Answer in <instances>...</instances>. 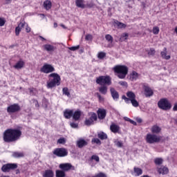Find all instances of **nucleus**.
Listing matches in <instances>:
<instances>
[{
	"label": "nucleus",
	"instance_id": "obj_40",
	"mask_svg": "<svg viewBox=\"0 0 177 177\" xmlns=\"http://www.w3.org/2000/svg\"><path fill=\"white\" fill-rule=\"evenodd\" d=\"M62 91H63V94L64 95H66V96H67L68 97H70L71 95H70V92L68 91V88L64 87L62 89Z\"/></svg>",
	"mask_w": 177,
	"mask_h": 177
},
{
	"label": "nucleus",
	"instance_id": "obj_21",
	"mask_svg": "<svg viewBox=\"0 0 177 177\" xmlns=\"http://www.w3.org/2000/svg\"><path fill=\"white\" fill-rule=\"evenodd\" d=\"M161 57L165 60H169L171 59V55H168L167 53V48H164L163 50L160 53Z\"/></svg>",
	"mask_w": 177,
	"mask_h": 177
},
{
	"label": "nucleus",
	"instance_id": "obj_39",
	"mask_svg": "<svg viewBox=\"0 0 177 177\" xmlns=\"http://www.w3.org/2000/svg\"><path fill=\"white\" fill-rule=\"evenodd\" d=\"M96 161V162H99L100 161V159L99 158V156L97 155H93L91 158H90V161Z\"/></svg>",
	"mask_w": 177,
	"mask_h": 177
},
{
	"label": "nucleus",
	"instance_id": "obj_14",
	"mask_svg": "<svg viewBox=\"0 0 177 177\" xmlns=\"http://www.w3.org/2000/svg\"><path fill=\"white\" fill-rule=\"evenodd\" d=\"M110 92L113 100H118L120 99V94H118V91L115 88L111 87Z\"/></svg>",
	"mask_w": 177,
	"mask_h": 177
},
{
	"label": "nucleus",
	"instance_id": "obj_3",
	"mask_svg": "<svg viewBox=\"0 0 177 177\" xmlns=\"http://www.w3.org/2000/svg\"><path fill=\"white\" fill-rule=\"evenodd\" d=\"M114 73H116L120 80H124L128 74V67L124 65H116L113 68Z\"/></svg>",
	"mask_w": 177,
	"mask_h": 177
},
{
	"label": "nucleus",
	"instance_id": "obj_20",
	"mask_svg": "<svg viewBox=\"0 0 177 177\" xmlns=\"http://www.w3.org/2000/svg\"><path fill=\"white\" fill-rule=\"evenodd\" d=\"M120 126L114 123L110 126V130L113 132V133H118L120 132Z\"/></svg>",
	"mask_w": 177,
	"mask_h": 177
},
{
	"label": "nucleus",
	"instance_id": "obj_36",
	"mask_svg": "<svg viewBox=\"0 0 177 177\" xmlns=\"http://www.w3.org/2000/svg\"><path fill=\"white\" fill-rule=\"evenodd\" d=\"M44 6L46 10H49V9H50L52 7V3L50 1H45L44 2Z\"/></svg>",
	"mask_w": 177,
	"mask_h": 177
},
{
	"label": "nucleus",
	"instance_id": "obj_32",
	"mask_svg": "<svg viewBox=\"0 0 177 177\" xmlns=\"http://www.w3.org/2000/svg\"><path fill=\"white\" fill-rule=\"evenodd\" d=\"M12 157H15V158H21L24 157V153L23 152H14L12 153Z\"/></svg>",
	"mask_w": 177,
	"mask_h": 177
},
{
	"label": "nucleus",
	"instance_id": "obj_4",
	"mask_svg": "<svg viewBox=\"0 0 177 177\" xmlns=\"http://www.w3.org/2000/svg\"><path fill=\"white\" fill-rule=\"evenodd\" d=\"M162 139V136L151 133H147L145 138L147 143H149V145H153L154 143H160Z\"/></svg>",
	"mask_w": 177,
	"mask_h": 177
},
{
	"label": "nucleus",
	"instance_id": "obj_37",
	"mask_svg": "<svg viewBox=\"0 0 177 177\" xmlns=\"http://www.w3.org/2000/svg\"><path fill=\"white\" fill-rule=\"evenodd\" d=\"M64 117L67 120H70L71 117H73V111H64Z\"/></svg>",
	"mask_w": 177,
	"mask_h": 177
},
{
	"label": "nucleus",
	"instance_id": "obj_17",
	"mask_svg": "<svg viewBox=\"0 0 177 177\" xmlns=\"http://www.w3.org/2000/svg\"><path fill=\"white\" fill-rule=\"evenodd\" d=\"M43 48L44 50L48 53L55 52V50H56V48L55 47V46H52L50 44H45L43 46Z\"/></svg>",
	"mask_w": 177,
	"mask_h": 177
},
{
	"label": "nucleus",
	"instance_id": "obj_53",
	"mask_svg": "<svg viewBox=\"0 0 177 177\" xmlns=\"http://www.w3.org/2000/svg\"><path fill=\"white\" fill-rule=\"evenodd\" d=\"M70 126L71 127V128H78V124L75 122H71Z\"/></svg>",
	"mask_w": 177,
	"mask_h": 177
},
{
	"label": "nucleus",
	"instance_id": "obj_48",
	"mask_svg": "<svg viewBox=\"0 0 177 177\" xmlns=\"http://www.w3.org/2000/svg\"><path fill=\"white\" fill-rule=\"evenodd\" d=\"M68 49H69V50H72L73 52H75V50H78V49H80V45L69 47Z\"/></svg>",
	"mask_w": 177,
	"mask_h": 177
},
{
	"label": "nucleus",
	"instance_id": "obj_19",
	"mask_svg": "<svg viewBox=\"0 0 177 177\" xmlns=\"http://www.w3.org/2000/svg\"><path fill=\"white\" fill-rule=\"evenodd\" d=\"M77 146L79 147V149H82V147H84V146H88V142L84 139H80L77 141Z\"/></svg>",
	"mask_w": 177,
	"mask_h": 177
},
{
	"label": "nucleus",
	"instance_id": "obj_62",
	"mask_svg": "<svg viewBox=\"0 0 177 177\" xmlns=\"http://www.w3.org/2000/svg\"><path fill=\"white\" fill-rule=\"evenodd\" d=\"M34 103H35L36 107L38 106V101L35 100V101H34Z\"/></svg>",
	"mask_w": 177,
	"mask_h": 177
},
{
	"label": "nucleus",
	"instance_id": "obj_8",
	"mask_svg": "<svg viewBox=\"0 0 177 177\" xmlns=\"http://www.w3.org/2000/svg\"><path fill=\"white\" fill-rule=\"evenodd\" d=\"M53 154L57 157H67L68 156V151L66 148H56L53 150Z\"/></svg>",
	"mask_w": 177,
	"mask_h": 177
},
{
	"label": "nucleus",
	"instance_id": "obj_12",
	"mask_svg": "<svg viewBox=\"0 0 177 177\" xmlns=\"http://www.w3.org/2000/svg\"><path fill=\"white\" fill-rule=\"evenodd\" d=\"M122 99L124 100L125 103H127V104H129V103H131L133 107H138V106H139V102H137L136 98H134L133 100H129V98L127 97V96L122 95Z\"/></svg>",
	"mask_w": 177,
	"mask_h": 177
},
{
	"label": "nucleus",
	"instance_id": "obj_60",
	"mask_svg": "<svg viewBox=\"0 0 177 177\" xmlns=\"http://www.w3.org/2000/svg\"><path fill=\"white\" fill-rule=\"evenodd\" d=\"M136 121H137V122H138V124H140V123H142V119L141 118H137L136 119Z\"/></svg>",
	"mask_w": 177,
	"mask_h": 177
},
{
	"label": "nucleus",
	"instance_id": "obj_51",
	"mask_svg": "<svg viewBox=\"0 0 177 177\" xmlns=\"http://www.w3.org/2000/svg\"><path fill=\"white\" fill-rule=\"evenodd\" d=\"M6 22V21H5V19L0 18V27H3V26H5Z\"/></svg>",
	"mask_w": 177,
	"mask_h": 177
},
{
	"label": "nucleus",
	"instance_id": "obj_1",
	"mask_svg": "<svg viewBox=\"0 0 177 177\" xmlns=\"http://www.w3.org/2000/svg\"><path fill=\"white\" fill-rule=\"evenodd\" d=\"M21 135V131L19 129H8L3 133V140L6 143H13L17 142Z\"/></svg>",
	"mask_w": 177,
	"mask_h": 177
},
{
	"label": "nucleus",
	"instance_id": "obj_2",
	"mask_svg": "<svg viewBox=\"0 0 177 177\" xmlns=\"http://www.w3.org/2000/svg\"><path fill=\"white\" fill-rule=\"evenodd\" d=\"M49 77L51 78L47 82V88L48 89H52V88H55V86H59L60 85V75L57 73H51L49 75Z\"/></svg>",
	"mask_w": 177,
	"mask_h": 177
},
{
	"label": "nucleus",
	"instance_id": "obj_45",
	"mask_svg": "<svg viewBox=\"0 0 177 177\" xmlns=\"http://www.w3.org/2000/svg\"><path fill=\"white\" fill-rule=\"evenodd\" d=\"M105 38L108 42H110L111 44L113 42V37L110 35H106L105 36Z\"/></svg>",
	"mask_w": 177,
	"mask_h": 177
},
{
	"label": "nucleus",
	"instance_id": "obj_11",
	"mask_svg": "<svg viewBox=\"0 0 177 177\" xmlns=\"http://www.w3.org/2000/svg\"><path fill=\"white\" fill-rule=\"evenodd\" d=\"M40 71L44 73V74H49V73H53L55 71V68L51 64H45L41 68Z\"/></svg>",
	"mask_w": 177,
	"mask_h": 177
},
{
	"label": "nucleus",
	"instance_id": "obj_30",
	"mask_svg": "<svg viewBox=\"0 0 177 177\" xmlns=\"http://www.w3.org/2000/svg\"><path fill=\"white\" fill-rule=\"evenodd\" d=\"M55 176L56 177H65L66 171L64 170H56L55 171Z\"/></svg>",
	"mask_w": 177,
	"mask_h": 177
},
{
	"label": "nucleus",
	"instance_id": "obj_33",
	"mask_svg": "<svg viewBox=\"0 0 177 177\" xmlns=\"http://www.w3.org/2000/svg\"><path fill=\"white\" fill-rule=\"evenodd\" d=\"M114 24L118 28H125V27H127V25H125V24H122L118 21H114Z\"/></svg>",
	"mask_w": 177,
	"mask_h": 177
},
{
	"label": "nucleus",
	"instance_id": "obj_24",
	"mask_svg": "<svg viewBox=\"0 0 177 177\" xmlns=\"http://www.w3.org/2000/svg\"><path fill=\"white\" fill-rule=\"evenodd\" d=\"M55 176V174L52 169H47L45 170L44 173L43 174V177H53Z\"/></svg>",
	"mask_w": 177,
	"mask_h": 177
},
{
	"label": "nucleus",
	"instance_id": "obj_5",
	"mask_svg": "<svg viewBox=\"0 0 177 177\" xmlns=\"http://www.w3.org/2000/svg\"><path fill=\"white\" fill-rule=\"evenodd\" d=\"M97 121V115L93 112L88 113V116L86 118L84 121V125L86 127H91V125H95V122Z\"/></svg>",
	"mask_w": 177,
	"mask_h": 177
},
{
	"label": "nucleus",
	"instance_id": "obj_63",
	"mask_svg": "<svg viewBox=\"0 0 177 177\" xmlns=\"http://www.w3.org/2000/svg\"><path fill=\"white\" fill-rule=\"evenodd\" d=\"M57 27V23H54V28H56Z\"/></svg>",
	"mask_w": 177,
	"mask_h": 177
},
{
	"label": "nucleus",
	"instance_id": "obj_42",
	"mask_svg": "<svg viewBox=\"0 0 177 177\" xmlns=\"http://www.w3.org/2000/svg\"><path fill=\"white\" fill-rule=\"evenodd\" d=\"M147 53L149 56H154L156 55V50L154 48H150L147 50Z\"/></svg>",
	"mask_w": 177,
	"mask_h": 177
},
{
	"label": "nucleus",
	"instance_id": "obj_7",
	"mask_svg": "<svg viewBox=\"0 0 177 177\" xmlns=\"http://www.w3.org/2000/svg\"><path fill=\"white\" fill-rule=\"evenodd\" d=\"M159 109L162 110H171L172 109V104L167 98H162L158 102Z\"/></svg>",
	"mask_w": 177,
	"mask_h": 177
},
{
	"label": "nucleus",
	"instance_id": "obj_34",
	"mask_svg": "<svg viewBox=\"0 0 177 177\" xmlns=\"http://www.w3.org/2000/svg\"><path fill=\"white\" fill-rule=\"evenodd\" d=\"M97 113L100 120H104L106 118V111H97Z\"/></svg>",
	"mask_w": 177,
	"mask_h": 177
},
{
	"label": "nucleus",
	"instance_id": "obj_23",
	"mask_svg": "<svg viewBox=\"0 0 177 177\" xmlns=\"http://www.w3.org/2000/svg\"><path fill=\"white\" fill-rule=\"evenodd\" d=\"M26 26V22H21L18 26L15 28V34L16 35H19L20 34V31H21V28H23Z\"/></svg>",
	"mask_w": 177,
	"mask_h": 177
},
{
	"label": "nucleus",
	"instance_id": "obj_61",
	"mask_svg": "<svg viewBox=\"0 0 177 177\" xmlns=\"http://www.w3.org/2000/svg\"><path fill=\"white\" fill-rule=\"evenodd\" d=\"M97 111H106L104 109H98Z\"/></svg>",
	"mask_w": 177,
	"mask_h": 177
},
{
	"label": "nucleus",
	"instance_id": "obj_22",
	"mask_svg": "<svg viewBox=\"0 0 177 177\" xmlns=\"http://www.w3.org/2000/svg\"><path fill=\"white\" fill-rule=\"evenodd\" d=\"M151 131L153 133L158 134L160 132H161V127H158L157 124H155L151 128Z\"/></svg>",
	"mask_w": 177,
	"mask_h": 177
},
{
	"label": "nucleus",
	"instance_id": "obj_27",
	"mask_svg": "<svg viewBox=\"0 0 177 177\" xmlns=\"http://www.w3.org/2000/svg\"><path fill=\"white\" fill-rule=\"evenodd\" d=\"M75 4L77 8L81 9H85V4L84 3V0H75Z\"/></svg>",
	"mask_w": 177,
	"mask_h": 177
},
{
	"label": "nucleus",
	"instance_id": "obj_58",
	"mask_svg": "<svg viewBox=\"0 0 177 177\" xmlns=\"http://www.w3.org/2000/svg\"><path fill=\"white\" fill-rule=\"evenodd\" d=\"M29 91H30V95H34V91H35V89H34V88H30Z\"/></svg>",
	"mask_w": 177,
	"mask_h": 177
},
{
	"label": "nucleus",
	"instance_id": "obj_10",
	"mask_svg": "<svg viewBox=\"0 0 177 177\" xmlns=\"http://www.w3.org/2000/svg\"><path fill=\"white\" fill-rule=\"evenodd\" d=\"M59 168L64 172H68V171H74L75 169V167L71 165V163H62L59 165Z\"/></svg>",
	"mask_w": 177,
	"mask_h": 177
},
{
	"label": "nucleus",
	"instance_id": "obj_43",
	"mask_svg": "<svg viewBox=\"0 0 177 177\" xmlns=\"http://www.w3.org/2000/svg\"><path fill=\"white\" fill-rule=\"evenodd\" d=\"M92 143H95L96 145H102V141L99 138H93L92 139Z\"/></svg>",
	"mask_w": 177,
	"mask_h": 177
},
{
	"label": "nucleus",
	"instance_id": "obj_18",
	"mask_svg": "<svg viewBox=\"0 0 177 177\" xmlns=\"http://www.w3.org/2000/svg\"><path fill=\"white\" fill-rule=\"evenodd\" d=\"M8 111H20V106L17 104H14L12 105H10L7 108Z\"/></svg>",
	"mask_w": 177,
	"mask_h": 177
},
{
	"label": "nucleus",
	"instance_id": "obj_54",
	"mask_svg": "<svg viewBox=\"0 0 177 177\" xmlns=\"http://www.w3.org/2000/svg\"><path fill=\"white\" fill-rule=\"evenodd\" d=\"M119 85H121L122 86H128V83L127 82L120 81L119 82Z\"/></svg>",
	"mask_w": 177,
	"mask_h": 177
},
{
	"label": "nucleus",
	"instance_id": "obj_64",
	"mask_svg": "<svg viewBox=\"0 0 177 177\" xmlns=\"http://www.w3.org/2000/svg\"><path fill=\"white\" fill-rule=\"evenodd\" d=\"M0 177H10V176L1 175Z\"/></svg>",
	"mask_w": 177,
	"mask_h": 177
},
{
	"label": "nucleus",
	"instance_id": "obj_6",
	"mask_svg": "<svg viewBox=\"0 0 177 177\" xmlns=\"http://www.w3.org/2000/svg\"><path fill=\"white\" fill-rule=\"evenodd\" d=\"M96 84L98 85H111V77L109 75H102L96 78Z\"/></svg>",
	"mask_w": 177,
	"mask_h": 177
},
{
	"label": "nucleus",
	"instance_id": "obj_31",
	"mask_svg": "<svg viewBox=\"0 0 177 177\" xmlns=\"http://www.w3.org/2000/svg\"><path fill=\"white\" fill-rule=\"evenodd\" d=\"M133 171L136 174V176H140V175L143 174V170L139 167H134Z\"/></svg>",
	"mask_w": 177,
	"mask_h": 177
},
{
	"label": "nucleus",
	"instance_id": "obj_26",
	"mask_svg": "<svg viewBox=\"0 0 177 177\" xmlns=\"http://www.w3.org/2000/svg\"><path fill=\"white\" fill-rule=\"evenodd\" d=\"M139 79V73H136V71H133L130 74V80L131 81H136V80Z\"/></svg>",
	"mask_w": 177,
	"mask_h": 177
},
{
	"label": "nucleus",
	"instance_id": "obj_25",
	"mask_svg": "<svg viewBox=\"0 0 177 177\" xmlns=\"http://www.w3.org/2000/svg\"><path fill=\"white\" fill-rule=\"evenodd\" d=\"M98 91H99L100 93H102V95H106L107 94V91H108L107 86L102 85L101 86H100L98 88Z\"/></svg>",
	"mask_w": 177,
	"mask_h": 177
},
{
	"label": "nucleus",
	"instance_id": "obj_15",
	"mask_svg": "<svg viewBox=\"0 0 177 177\" xmlns=\"http://www.w3.org/2000/svg\"><path fill=\"white\" fill-rule=\"evenodd\" d=\"M81 115H82V112L75 111L73 112L72 118L73 121H79L81 119Z\"/></svg>",
	"mask_w": 177,
	"mask_h": 177
},
{
	"label": "nucleus",
	"instance_id": "obj_52",
	"mask_svg": "<svg viewBox=\"0 0 177 177\" xmlns=\"http://www.w3.org/2000/svg\"><path fill=\"white\" fill-rule=\"evenodd\" d=\"M94 177H107V176L104 173L100 172Z\"/></svg>",
	"mask_w": 177,
	"mask_h": 177
},
{
	"label": "nucleus",
	"instance_id": "obj_16",
	"mask_svg": "<svg viewBox=\"0 0 177 177\" xmlns=\"http://www.w3.org/2000/svg\"><path fill=\"white\" fill-rule=\"evenodd\" d=\"M158 172L160 175H167L169 172V169L165 166H162L158 169Z\"/></svg>",
	"mask_w": 177,
	"mask_h": 177
},
{
	"label": "nucleus",
	"instance_id": "obj_57",
	"mask_svg": "<svg viewBox=\"0 0 177 177\" xmlns=\"http://www.w3.org/2000/svg\"><path fill=\"white\" fill-rule=\"evenodd\" d=\"M26 32H30V31H31V28L29 27L28 25H26Z\"/></svg>",
	"mask_w": 177,
	"mask_h": 177
},
{
	"label": "nucleus",
	"instance_id": "obj_28",
	"mask_svg": "<svg viewBox=\"0 0 177 177\" xmlns=\"http://www.w3.org/2000/svg\"><path fill=\"white\" fill-rule=\"evenodd\" d=\"M97 138L100 139V140H106V139H107V134L103 131H100L97 133Z\"/></svg>",
	"mask_w": 177,
	"mask_h": 177
},
{
	"label": "nucleus",
	"instance_id": "obj_55",
	"mask_svg": "<svg viewBox=\"0 0 177 177\" xmlns=\"http://www.w3.org/2000/svg\"><path fill=\"white\" fill-rule=\"evenodd\" d=\"M86 41H91V39H92V35H87L86 36Z\"/></svg>",
	"mask_w": 177,
	"mask_h": 177
},
{
	"label": "nucleus",
	"instance_id": "obj_35",
	"mask_svg": "<svg viewBox=\"0 0 177 177\" xmlns=\"http://www.w3.org/2000/svg\"><path fill=\"white\" fill-rule=\"evenodd\" d=\"M23 66H24V62L23 61H19L15 66V68L19 70L20 68H23Z\"/></svg>",
	"mask_w": 177,
	"mask_h": 177
},
{
	"label": "nucleus",
	"instance_id": "obj_41",
	"mask_svg": "<svg viewBox=\"0 0 177 177\" xmlns=\"http://www.w3.org/2000/svg\"><path fill=\"white\" fill-rule=\"evenodd\" d=\"M124 120L125 121H127L128 122H129L130 124H132L133 125H136V122L133 121V120L130 119L128 117H124Z\"/></svg>",
	"mask_w": 177,
	"mask_h": 177
},
{
	"label": "nucleus",
	"instance_id": "obj_9",
	"mask_svg": "<svg viewBox=\"0 0 177 177\" xmlns=\"http://www.w3.org/2000/svg\"><path fill=\"white\" fill-rule=\"evenodd\" d=\"M17 163H7L1 167L2 172H10L14 169H17Z\"/></svg>",
	"mask_w": 177,
	"mask_h": 177
},
{
	"label": "nucleus",
	"instance_id": "obj_44",
	"mask_svg": "<svg viewBox=\"0 0 177 177\" xmlns=\"http://www.w3.org/2000/svg\"><path fill=\"white\" fill-rule=\"evenodd\" d=\"M57 143L59 145H64L66 143V138H61L57 140Z\"/></svg>",
	"mask_w": 177,
	"mask_h": 177
},
{
	"label": "nucleus",
	"instance_id": "obj_47",
	"mask_svg": "<svg viewBox=\"0 0 177 177\" xmlns=\"http://www.w3.org/2000/svg\"><path fill=\"white\" fill-rule=\"evenodd\" d=\"M160 32V28L157 26L153 27V34H155V35H157Z\"/></svg>",
	"mask_w": 177,
	"mask_h": 177
},
{
	"label": "nucleus",
	"instance_id": "obj_56",
	"mask_svg": "<svg viewBox=\"0 0 177 177\" xmlns=\"http://www.w3.org/2000/svg\"><path fill=\"white\" fill-rule=\"evenodd\" d=\"M116 146H118V147H122V142L120 141H118L116 142Z\"/></svg>",
	"mask_w": 177,
	"mask_h": 177
},
{
	"label": "nucleus",
	"instance_id": "obj_49",
	"mask_svg": "<svg viewBox=\"0 0 177 177\" xmlns=\"http://www.w3.org/2000/svg\"><path fill=\"white\" fill-rule=\"evenodd\" d=\"M128 38V34L127 33H123L122 35L120 37V41H126V39Z\"/></svg>",
	"mask_w": 177,
	"mask_h": 177
},
{
	"label": "nucleus",
	"instance_id": "obj_46",
	"mask_svg": "<svg viewBox=\"0 0 177 177\" xmlns=\"http://www.w3.org/2000/svg\"><path fill=\"white\" fill-rule=\"evenodd\" d=\"M97 57L98 59H104V57H106V53H104V52L99 53Z\"/></svg>",
	"mask_w": 177,
	"mask_h": 177
},
{
	"label": "nucleus",
	"instance_id": "obj_13",
	"mask_svg": "<svg viewBox=\"0 0 177 177\" xmlns=\"http://www.w3.org/2000/svg\"><path fill=\"white\" fill-rule=\"evenodd\" d=\"M143 89L145 91V95L146 97H150V96H153V90H151L149 86L144 84Z\"/></svg>",
	"mask_w": 177,
	"mask_h": 177
},
{
	"label": "nucleus",
	"instance_id": "obj_29",
	"mask_svg": "<svg viewBox=\"0 0 177 177\" xmlns=\"http://www.w3.org/2000/svg\"><path fill=\"white\" fill-rule=\"evenodd\" d=\"M127 99L129 100H133V99H136V95H135V93L132 91H128L127 93Z\"/></svg>",
	"mask_w": 177,
	"mask_h": 177
},
{
	"label": "nucleus",
	"instance_id": "obj_38",
	"mask_svg": "<svg viewBox=\"0 0 177 177\" xmlns=\"http://www.w3.org/2000/svg\"><path fill=\"white\" fill-rule=\"evenodd\" d=\"M163 160L161 158H156L154 159V163L156 165H161L163 162Z\"/></svg>",
	"mask_w": 177,
	"mask_h": 177
},
{
	"label": "nucleus",
	"instance_id": "obj_50",
	"mask_svg": "<svg viewBox=\"0 0 177 177\" xmlns=\"http://www.w3.org/2000/svg\"><path fill=\"white\" fill-rule=\"evenodd\" d=\"M96 95H97V97H98L99 99V102H104V97H103L99 93H97Z\"/></svg>",
	"mask_w": 177,
	"mask_h": 177
},
{
	"label": "nucleus",
	"instance_id": "obj_59",
	"mask_svg": "<svg viewBox=\"0 0 177 177\" xmlns=\"http://www.w3.org/2000/svg\"><path fill=\"white\" fill-rule=\"evenodd\" d=\"M173 110H174V111H177V103H175V104H174V107H173Z\"/></svg>",
	"mask_w": 177,
	"mask_h": 177
}]
</instances>
